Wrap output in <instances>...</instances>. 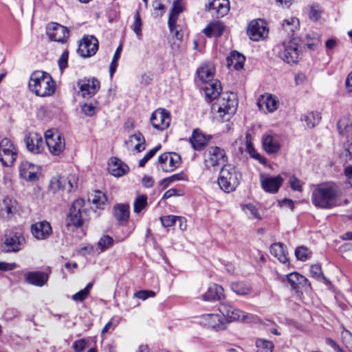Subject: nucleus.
I'll return each mask as SVG.
<instances>
[{
  "mask_svg": "<svg viewBox=\"0 0 352 352\" xmlns=\"http://www.w3.org/2000/svg\"><path fill=\"white\" fill-rule=\"evenodd\" d=\"M339 190L333 182H324L314 186L311 200L313 205L322 209H330L338 206Z\"/></svg>",
  "mask_w": 352,
  "mask_h": 352,
  "instance_id": "nucleus-1",
  "label": "nucleus"
},
{
  "mask_svg": "<svg viewBox=\"0 0 352 352\" xmlns=\"http://www.w3.org/2000/svg\"><path fill=\"white\" fill-rule=\"evenodd\" d=\"M237 99L233 93H223L211 106L214 118L219 122L228 121L234 114Z\"/></svg>",
  "mask_w": 352,
  "mask_h": 352,
  "instance_id": "nucleus-2",
  "label": "nucleus"
},
{
  "mask_svg": "<svg viewBox=\"0 0 352 352\" xmlns=\"http://www.w3.org/2000/svg\"><path fill=\"white\" fill-rule=\"evenodd\" d=\"M29 87L36 96L47 97L54 93L55 82L48 73L36 71L30 76Z\"/></svg>",
  "mask_w": 352,
  "mask_h": 352,
  "instance_id": "nucleus-3",
  "label": "nucleus"
},
{
  "mask_svg": "<svg viewBox=\"0 0 352 352\" xmlns=\"http://www.w3.org/2000/svg\"><path fill=\"white\" fill-rule=\"evenodd\" d=\"M241 175L236 168L230 164L222 167L218 178V184L225 192L229 193L236 190L240 183Z\"/></svg>",
  "mask_w": 352,
  "mask_h": 352,
  "instance_id": "nucleus-4",
  "label": "nucleus"
},
{
  "mask_svg": "<svg viewBox=\"0 0 352 352\" xmlns=\"http://www.w3.org/2000/svg\"><path fill=\"white\" fill-rule=\"evenodd\" d=\"M279 57L289 64L297 63L300 53L298 43L294 39L284 41L276 46Z\"/></svg>",
  "mask_w": 352,
  "mask_h": 352,
  "instance_id": "nucleus-5",
  "label": "nucleus"
},
{
  "mask_svg": "<svg viewBox=\"0 0 352 352\" xmlns=\"http://www.w3.org/2000/svg\"><path fill=\"white\" fill-rule=\"evenodd\" d=\"M25 244V239L19 232H10L5 234L1 247L5 252H18Z\"/></svg>",
  "mask_w": 352,
  "mask_h": 352,
  "instance_id": "nucleus-6",
  "label": "nucleus"
},
{
  "mask_svg": "<svg viewBox=\"0 0 352 352\" xmlns=\"http://www.w3.org/2000/svg\"><path fill=\"white\" fill-rule=\"evenodd\" d=\"M218 311L223 316L226 323L234 321H245L253 318L252 315L226 303L221 304L219 306Z\"/></svg>",
  "mask_w": 352,
  "mask_h": 352,
  "instance_id": "nucleus-7",
  "label": "nucleus"
},
{
  "mask_svg": "<svg viewBox=\"0 0 352 352\" xmlns=\"http://www.w3.org/2000/svg\"><path fill=\"white\" fill-rule=\"evenodd\" d=\"M17 157V148L11 140L5 138L0 141V161L5 166H10Z\"/></svg>",
  "mask_w": 352,
  "mask_h": 352,
  "instance_id": "nucleus-8",
  "label": "nucleus"
},
{
  "mask_svg": "<svg viewBox=\"0 0 352 352\" xmlns=\"http://www.w3.org/2000/svg\"><path fill=\"white\" fill-rule=\"evenodd\" d=\"M45 144L50 152L54 155H59L65 149V139L57 131L47 130L45 133Z\"/></svg>",
  "mask_w": 352,
  "mask_h": 352,
  "instance_id": "nucleus-9",
  "label": "nucleus"
},
{
  "mask_svg": "<svg viewBox=\"0 0 352 352\" xmlns=\"http://www.w3.org/2000/svg\"><path fill=\"white\" fill-rule=\"evenodd\" d=\"M87 216V209L85 208V201L76 199L72 204L68 217V225L80 227L82 225Z\"/></svg>",
  "mask_w": 352,
  "mask_h": 352,
  "instance_id": "nucleus-10",
  "label": "nucleus"
},
{
  "mask_svg": "<svg viewBox=\"0 0 352 352\" xmlns=\"http://www.w3.org/2000/svg\"><path fill=\"white\" fill-rule=\"evenodd\" d=\"M226 160L225 151L219 146H210L204 153V163L207 168L221 165Z\"/></svg>",
  "mask_w": 352,
  "mask_h": 352,
  "instance_id": "nucleus-11",
  "label": "nucleus"
},
{
  "mask_svg": "<svg viewBox=\"0 0 352 352\" xmlns=\"http://www.w3.org/2000/svg\"><path fill=\"white\" fill-rule=\"evenodd\" d=\"M199 322L216 331L226 329V322L220 313L203 314L199 318Z\"/></svg>",
  "mask_w": 352,
  "mask_h": 352,
  "instance_id": "nucleus-12",
  "label": "nucleus"
},
{
  "mask_svg": "<svg viewBox=\"0 0 352 352\" xmlns=\"http://www.w3.org/2000/svg\"><path fill=\"white\" fill-rule=\"evenodd\" d=\"M268 28L265 21L261 19L253 20L250 22L248 29L250 38L254 41L264 39L268 35Z\"/></svg>",
  "mask_w": 352,
  "mask_h": 352,
  "instance_id": "nucleus-13",
  "label": "nucleus"
},
{
  "mask_svg": "<svg viewBox=\"0 0 352 352\" xmlns=\"http://www.w3.org/2000/svg\"><path fill=\"white\" fill-rule=\"evenodd\" d=\"M170 115L168 111L164 109H157L151 114L150 121L153 128L164 131L170 123Z\"/></svg>",
  "mask_w": 352,
  "mask_h": 352,
  "instance_id": "nucleus-14",
  "label": "nucleus"
},
{
  "mask_svg": "<svg viewBox=\"0 0 352 352\" xmlns=\"http://www.w3.org/2000/svg\"><path fill=\"white\" fill-rule=\"evenodd\" d=\"M158 163L164 172H171L180 165L181 157L176 153H164L159 156Z\"/></svg>",
  "mask_w": 352,
  "mask_h": 352,
  "instance_id": "nucleus-15",
  "label": "nucleus"
},
{
  "mask_svg": "<svg viewBox=\"0 0 352 352\" xmlns=\"http://www.w3.org/2000/svg\"><path fill=\"white\" fill-rule=\"evenodd\" d=\"M259 178L263 190L271 194L276 193L283 182V179L280 175L271 176L262 173Z\"/></svg>",
  "mask_w": 352,
  "mask_h": 352,
  "instance_id": "nucleus-16",
  "label": "nucleus"
},
{
  "mask_svg": "<svg viewBox=\"0 0 352 352\" xmlns=\"http://www.w3.org/2000/svg\"><path fill=\"white\" fill-rule=\"evenodd\" d=\"M98 50V41L94 36H84L78 45V53L84 58L94 56Z\"/></svg>",
  "mask_w": 352,
  "mask_h": 352,
  "instance_id": "nucleus-17",
  "label": "nucleus"
},
{
  "mask_svg": "<svg viewBox=\"0 0 352 352\" xmlns=\"http://www.w3.org/2000/svg\"><path fill=\"white\" fill-rule=\"evenodd\" d=\"M280 102L278 98L269 93L261 95L257 101V105L260 110L267 113H274L279 107Z\"/></svg>",
  "mask_w": 352,
  "mask_h": 352,
  "instance_id": "nucleus-18",
  "label": "nucleus"
},
{
  "mask_svg": "<svg viewBox=\"0 0 352 352\" xmlns=\"http://www.w3.org/2000/svg\"><path fill=\"white\" fill-rule=\"evenodd\" d=\"M67 28L57 23H51L47 28V35L51 41L63 43L69 37Z\"/></svg>",
  "mask_w": 352,
  "mask_h": 352,
  "instance_id": "nucleus-19",
  "label": "nucleus"
},
{
  "mask_svg": "<svg viewBox=\"0 0 352 352\" xmlns=\"http://www.w3.org/2000/svg\"><path fill=\"white\" fill-rule=\"evenodd\" d=\"M24 142L29 151L32 153L38 154L44 149L45 142L42 136L34 132H31L25 136Z\"/></svg>",
  "mask_w": 352,
  "mask_h": 352,
  "instance_id": "nucleus-20",
  "label": "nucleus"
},
{
  "mask_svg": "<svg viewBox=\"0 0 352 352\" xmlns=\"http://www.w3.org/2000/svg\"><path fill=\"white\" fill-rule=\"evenodd\" d=\"M19 173L25 180L34 182L38 179L40 168L38 166L25 161L21 162L19 166Z\"/></svg>",
  "mask_w": 352,
  "mask_h": 352,
  "instance_id": "nucleus-21",
  "label": "nucleus"
},
{
  "mask_svg": "<svg viewBox=\"0 0 352 352\" xmlns=\"http://www.w3.org/2000/svg\"><path fill=\"white\" fill-rule=\"evenodd\" d=\"M83 98H91L100 88V82L96 78L80 80L78 82Z\"/></svg>",
  "mask_w": 352,
  "mask_h": 352,
  "instance_id": "nucleus-22",
  "label": "nucleus"
},
{
  "mask_svg": "<svg viewBox=\"0 0 352 352\" xmlns=\"http://www.w3.org/2000/svg\"><path fill=\"white\" fill-rule=\"evenodd\" d=\"M31 232L36 239L45 240L52 234V228L49 222L42 221L32 225Z\"/></svg>",
  "mask_w": 352,
  "mask_h": 352,
  "instance_id": "nucleus-23",
  "label": "nucleus"
},
{
  "mask_svg": "<svg viewBox=\"0 0 352 352\" xmlns=\"http://www.w3.org/2000/svg\"><path fill=\"white\" fill-rule=\"evenodd\" d=\"M27 283L41 287L48 281L49 274L41 271L28 272L24 274Z\"/></svg>",
  "mask_w": 352,
  "mask_h": 352,
  "instance_id": "nucleus-24",
  "label": "nucleus"
},
{
  "mask_svg": "<svg viewBox=\"0 0 352 352\" xmlns=\"http://www.w3.org/2000/svg\"><path fill=\"white\" fill-rule=\"evenodd\" d=\"M202 89L204 91L206 99L208 102L217 100L221 95V85L218 80L205 83L202 87Z\"/></svg>",
  "mask_w": 352,
  "mask_h": 352,
  "instance_id": "nucleus-25",
  "label": "nucleus"
},
{
  "mask_svg": "<svg viewBox=\"0 0 352 352\" xmlns=\"http://www.w3.org/2000/svg\"><path fill=\"white\" fill-rule=\"evenodd\" d=\"M263 148L269 154L276 153L280 149V139L278 135L264 134L262 136Z\"/></svg>",
  "mask_w": 352,
  "mask_h": 352,
  "instance_id": "nucleus-26",
  "label": "nucleus"
},
{
  "mask_svg": "<svg viewBox=\"0 0 352 352\" xmlns=\"http://www.w3.org/2000/svg\"><path fill=\"white\" fill-rule=\"evenodd\" d=\"M108 170L114 177H120L126 175L129 168L118 158L111 157L108 163Z\"/></svg>",
  "mask_w": 352,
  "mask_h": 352,
  "instance_id": "nucleus-27",
  "label": "nucleus"
},
{
  "mask_svg": "<svg viewBox=\"0 0 352 352\" xmlns=\"http://www.w3.org/2000/svg\"><path fill=\"white\" fill-rule=\"evenodd\" d=\"M184 10L185 4L182 0H175L173 1L168 20V25L170 32H173L178 16L180 13L183 12Z\"/></svg>",
  "mask_w": 352,
  "mask_h": 352,
  "instance_id": "nucleus-28",
  "label": "nucleus"
},
{
  "mask_svg": "<svg viewBox=\"0 0 352 352\" xmlns=\"http://www.w3.org/2000/svg\"><path fill=\"white\" fill-rule=\"evenodd\" d=\"M224 298L223 288L217 284H212L202 296L205 301L219 300Z\"/></svg>",
  "mask_w": 352,
  "mask_h": 352,
  "instance_id": "nucleus-29",
  "label": "nucleus"
},
{
  "mask_svg": "<svg viewBox=\"0 0 352 352\" xmlns=\"http://www.w3.org/2000/svg\"><path fill=\"white\" fill-rule=\"evenodd\" d=\"M225 30L224 24L219 21H213L209 23L203 30L204 34L207 37H219Z\"/></svg>",
  "mask_w": 352,
  "mask_h": 352,
  "instance_id": "nucleus-30",
  "label": "nucleus"
},
{
  "mask_svg": "<svg viewBox=\"0 0 352 352\" xmlns=\"http://www.w3.org/2000/svg\"><path fill=\"white\" fill-rule=\"evenodd\" d=\"M293 289H298L300 287H305L308 284L307 278L298 272H292L285 276V279Z\"/></svg>",
  "mask_w": 352,
  "mask_h": 352,
  "instance_id": "nucleus-31",
  "label": "nucleus"
},
{
  "mask_svg": "<svg viewBox=\"0 0 352 352\" xmlns=\"http://www.w3.org/2000/svg\"><path fill=\"white\" fill-rule=\"evenodd\" d=\"M209 141L206 135L199 130H194L190 142L195 150L200 151L204 148Z\"/></svg>",
  "mask_w": 352,
  "mask_h": 352,
  "instance_id": "nucleus-32",
  "label": "nucleus"
},
{
  "mask_svg": "<svg viewBox=\"0 0 352 352\" xmlns=\"http://www.w3.org/2000/svg\"><path fill=\"white\" fill-rule=\"evenodd\" d=\"M214 67L211 64L203 65L197 69L198 77L204 84L214 80Z\"/></svg>",
  "mask_w": 352,
  "mask_h": 352,
  "instance_id": "nucleus-33",
  "label": "nucleus"
},
{
  "mask_svg": "<svg viewBox=\"0 0 352 352\" xmlns=\"http://www.w3.org/2000/svg\"><path fill=\"white\" fill-rule=\"evenodd\" d=\"M340 134L349 139L352 134V121L349 117L341 118L337 124Z\"/></svg>",
  "mask_w": 352,
  "mask_h": 352,
  "instance_id": "nucleus-34",
  "label": "nucleus"
},
{
  "mask_svg": "<svg viewBox=\"0 0 352 352\" xmlns=\"http://www.w3.org/2000/svg\"><path fill=\"white\" fill-rule=\"evenodd\" d=\"M246 140V148L245 151L250 155V156L254 160L258 161L261 164H266V159L258 153L254 147L252 142L251 135L247 133L245 135Z\"/></svg>",
  "mask_w": 352,
  "mask_h": 352,
  "instance_id": "nucleus-35",
  "label": "nucleus"
},
{
  "mask_svg": "<svg viewBox=\"0 0 352 352\" xmlns=\"http://www.w3.org/2000/svg\"><path fill=\"white\" fill-rule=\"evenodd\" d=\"M134 142H136L134 146V149L137 152L140 153L145 149V139L140 132H137L131 135L129 140L125 142V144L128 147H131L133 146Z\"/></svg>",
  "mask_w": 352,
  "mask_h": 352,
  "instance_id": "nucleus-36",
  "label": "nucleus"
},
{
  "mask_svg": "<svg viewBox=\"0 0 352 352\" xmlns=\"http://www.w3.org/2000/svg\"><path fill=\"white\" fill-rule=\"evenodd\" d=\"M245 60V58L243 54L234 51L227 58L228 66L232 67L236 70H239L243 67Z\"/></svg>",
  "mask_w": 352,
  "mask_h": 352,
  "instance_id": "nucleus-37",
  "label": "nucleus"
},
{
  "mask_svg": "<svg viewBox=\"0 0 352 352\" xmlns=\"http://www.w3.org/2000/svg\"><path fill=\"white\" fill-rule=\"evenodd\" d=\"M210 9L214 10L218 16L222 17L228 12L230 2L228 0H213L210 4Z\"/></svg>",
  "mask_w": 352,
  "mask_h": 352,
  "instance_id": "nucleus-38",
  "label": "nucleus"
},
{
  "mask_svg": "<svg viewBox=\"0 0 352 352\" xmlns=\"http://www.w3.org/2000/svg\"><path fill=\"white\" fill-rule=\"evenodd\" d=\"M114 216L118 221L122 224L126 223L129 217V206L127 204H118L114 206Z\"/></svg>",
  "mask_w": 352,
  "mask_h": 352,
  "instance_id": "nucleus-39",
  "label": "nucleus"
},
{
  "mask_svg": "<svg viewBox=\"0 0 352 352\" xmlns=\"http://www.w3.org/2000/svg\"><path fill=\"white\" fill-rule=\"evenodd\" d=\"M270 253L280 263H286L288 262V258L282 243H273L270 247Z\"/></svg>",
  "mask_w": 352,
  "mask_h": 352,
  "instance_id": "nucleus-40",
  "label": "nucleus"
},
{
  "mask_svg": "<svg viewBox=\"0 0 352 352\" xmlns=\"http://www.w3.org/2000/svg\"><path fill=\"white\" fill-rule=\"evenodd\" d=\"M321 119L320 114L318 112H308L302 115L300 120L305 122L307 128L311 129L318 124Z\"/></svg>",
  "mask_w": 352,
  "mask_h": 352,
  "instance_id": "nucleus-41",
  "label": "nucleus"
},
{
  "mask_svg": "<svg viewBox=\"0 0 352 352\" xmlns=\"http://www.w3.org/2000/svg\"><path fill=\"white\" fill-rule=\"evenodd\" d=\"M17 201L10 197H6L3 199L1 211L6 212L8 217L13 215L16 212Z\"/></svg>",
  "mask_w": 352,
  "mask_h": 352,
  "instance_id": "nucleus-42",
  "label": "nucleus"
},
{
  "mask_svg": "<svg viewBox=\"0 0 352 352\" xmlns=\"http://www.w3.org/2000/svg\"><path fill=\"white\" fill-rule=\"evenodd\" d=\"M148 205L147 196L145 195H138L133 202V212L140 213Z\"/></svg>",
  "mask_w": 352,
  "mask_h": 352,
  "instance_id": "nucleus-43",
  "label": "nucleus"
},
{
  "mask_svg": "<svg viewBox=\"0 0 352 352\" xmlns=\"http://www.w3.org/2000/svg\"><path fill=\"white\" fill-rule=\"evenodd\" d=\"M92 287L93 284L89 283L84 289L72 295V300L80 302L84 301L89 295Z\"/></svg>",
  "mask_w": 352,
  "mask_h": 352,
  "instance_id": "nucleus-44",
  "label": "nucleus"
},
{
  "mask_svg": "<svg viewBox=\"0 0 352 352\" xmlns=\"http://www.w3.org/2000/svg\"><path fill=\"white\" fill-rule=\"evenodd\" d=\"M299 25V21L296 17L285 19L283 22V28L288 34L293 33L295 30L298 29Z\"/></svg>",
  "mask_w": 352,
  "mask_h": 352,
  "instance_id": "nucleus-45",
  "label": "nucleus"
},
{
  "mask_svg": "<svg viewBox=\"0 0 352 352\" xmlns=\"http://www.w3.org/2000/svg\"><path fill=\"white\" fill-rule=\"evenodd\" d=\"M257 352H272L274 344L272 342L263 338H258L256 341Z\"/></svg>",
  "mask_w": 352,
  "mask_h": 352,
  "instance_id": "nucleus-46",
  "label": "nucleus"
},
{
  "mask_svg": "<svg viewBox=\"0 0 352 352\" xmlns=\"http://www.w3.org/2000/svg\"><path fill=\"white\" fill-rule=\"evenodd\" d=\"M231 289L237 295H247L251 292V288L241 282H235L231 284Z\"/></svg>",
  "mask_w": 352,
  "mask_h": 352,
  "instance_id": "nucleus-47",
  "label": "nucleus"
},
{
  "mask_svg": "<svg viewBox=\"0 0 352 352\" xmlns=\"http://www.w3.org/2000/svg\"><path fill=\"white\" fill-rule=\"evenodd\" d=\"M91 202L98 208H102L107 203V197L101 191H96L91 198Z\"/></svg>",
  "mask_w": 352,
  "mask_h": 352,
  "instance_id": "nucleus-48",
  "label": "nucleus"
},
{
  "mask_svg": "<svg viewBox=\"0 0 352 352\" xmlns=\"http://www.w3.org/2000/svg\"><path fill=\"white\" fill-rule=\"evenodd\" d=\"M122 50V47L121 45H120L117 47V49L113 54L112 60L109 65V74H110L111 78L113 77V76L114 73L116 72V69L118 67V62L120 57Z\"/></svg>",
  "mask_w": 352,
  "mask_h": 352,
  "instance_id": "nucleus-49",
  "label": "nucleus"
},
{
  "mask_svg": "<svg viewBox=\"0 0 352 352\" xmlns=\"http://www.w3.org/2000/svg\"><path fill=\"white\" fill-rule=\"evenodd\" d=\"M57 183L59 188H63L67 191H71L76 184L75 177H72V178L69 179L67 184L66 179L64 177H60L57 179Z\"/></svg>",
  "mask_w": 352,
  "mask_h": 352,
  "instance_id": "nucleus-50",
  "label": "nucleus"
},
{
  "mask_svg": "<svg viewBox=\"0 0 352 352\" xmlns=\"http://www.w3.org/2000/svg\"><path fill=\"white\" fill-rule=\"evenodd\" d=\"M142 23L139 12H136L134 16V21L131 25V29L135 34L138 39H142Z\"/></svg>",
  "mask_w": 352,
  "mask_h": 352,
  "instance_id": "nucleus-51",
  "label": "nucleus"
},
{
  "mask_svg": "<svg viewBox=\"0 0 352 352\" xmlns=\"http://www.w3.org/2000/svg\"><path fill=\"white\" fill-rule=\"evenodd\" d=\"M114 240L109 235L102 236L98 242L100 252H104L113 245Z\"/></svg>",
  "mask_w": 352,
  "mask_h": 352,
  "instance_id": "nucleus-52",
  "label": "nucleus"
},
{
  "mask_svg": "<svg viewBox=\"0 0 352 352\" xmlns=\"http://www.w3.org/2000/svg\"><path fill=\"white\" fill-rule=\"evenodd\" d=\"M295 255L298 260L305 261L311 258V252L305 246H300L296 249Z\"/></svg>",
  "mask_w": 352,
  "mask_h": 352,
  "instance_id": "nucleus-53",
  "label": "nucleus"
},
{
  "mask_svg": "<svg viewBox=\"0 0 352 352\" xmlns=\"http://www.w3.org/2000/svg\"><path fill=\"white\" fill-rule=\"evenodd\" d=\"M177 220H178L179 221H183L184 220V218L175 215H167L162 217L160 218L162 225L166 228L170 227L175 225Z\"/></svg>",
  "mask_w": 352,
  "mask_h": 352,
  "instance_id": "nucleus-54",
  "label": "nucleus"
},
{
  "mask_svg": "<svg viewBox=\"0 0 352 352\" xmlns=\"http://www.w3.org/2000/svg\"><path fill=\"white\" fill-rule=\"evenodd\" d=\"M243 210L249 215L250 218L260 219L261 217L258 209L254 205L249 204L243 206Z\"/></svg>",
  "mask_w": 352,
  "mask_h": 352,
  "instance_id": "nucleus-55",
  "label": "nucleus"
},
{
  "mask_svg": "<svg viewBox=\"0 0 352 352\" xmlns=\"http://www.w3.org/2000/svg\"><path fill=\"white\" fill-rule=\"evenodd\" d=\"M160 148L161 146L159 145L148 151L143 157V158L139 161V166L143 167L146 163L155 155V153L160 149Z\"/></svg>",
  "mask_w": 352,
  "mask_h": 352,
  "instance_id": "nucleus-56",
  "label": "nucleus"
},
{
  "mask_svg": "<svg viewBox=\"0 0 352 352\" xmlns=\"http://www.w3.org/2000/svg\"><path fill=\"white\" fill-rule=\"evenodd\" d=\"M186 181L188 180L187 175L184 173L183 172H181L179 173L174 174L171 175L169 177H167L163 180V184L167 183L168 184L176 181Z\"/></svg>",
  "mask_w": 352,
  "mask_h": 352,
  "instance_id": "nucleus-57",
  "label": "nucleus"
},
{
  "mask_svg": "<svg viewBox=\"0 0 352 352\" xmlns=\"http://www.w3.org/2000/svg\"><path fill=\"white\" fill-rule=\"evenodd\" d=\"M307 47L311 50H314L320 43V39L316 34L311 37L310 34L306 36Z\"/></svg>",
  "mask_w": 352,
  "mask_h": 352,
  "instance_id": "nucleus-58",
  "label": "nucleus"
},
{
  "mask_svg": "<svg viewBox=\"0 0 352 352\" xmlns=\"http://www.w3.org/2000/svg\"><path fill=\"white\" fill-rule=\"evenodd\" d=\"M82 113L89 117L93 116L96 112V107L91 103H85L81 107Z\"/></svg>",
  "mask_w": 352,
  "mask_h": 352,
  "instance_id": "nucleus-59",
  "label": "nucleus"
},
{
  "mask_svg": "<svg viewBox=\"0 0 352 352\" xmlns=\"http://www.w3.org/2000/svg\"><path fill=\"white\" fill-rule=\"evenodd\" d=\"M321 10L318 6L313 5L309 8V16L313 21H317L320 17Z\"/></svg>",
  "mask_w": 352,
  "mask_h": 352,
  "instance_id": "nucleus-60",
  "label": "nucleus"
},
{
  "mask_svg": "<svg viewBox=\"0 0 352 352\" xmlns=\"http://www.w3.org/2000/svg\"><path fill=\"white\" fill-rule=\"evenodd\" d=\"M350 146L351 144L347 142V144H344V151L340 154V159L344 163H346L348 161L352 159Z\"/></svg>",
  "mask_w": 352,
  "mask_h": 352,
  "instance_id": "nucleus-61",
  "label": "nucleus"
},
{
  "mask_svg": "<svg viewBox=\"0 0 352 352\" xmlns=\"http://www.w3.org/2000/svg\"><path fill=\"white\" fill-rule=\"evenodd\" d=\"M310 273L313 278L318 279L322 277L324 278L322 276L321 267L319 265H312L310 267Z\"/></svg>",
  "mask_w": 352,
  "mask_h": 352,
  "instance_id": "nucleus-62",
  "label": "nucleus"
},
{
  "mask_svg": "<svg viewBox=\"0 0 352 352\" xmlns=\"http://www.w3.org/2000/svg\"><path fill=\"white\" fill-rule=\"evenodd\" d=\"M289 183L290 185V187L294 190H297L299 192L302 191V186L300 184V182L298 179H297L295 176L290 177L289 179Z\"/></svg>",
  "mask_w": 352,
  "mask_h": 352,
  "instance_id": "nucleus-63",
  "label": "nucleus"
},
{
  "mask_svg": "<svg viewBox=\"0 0 352 352\" xmlns=\"http://www.w3.org/2000/svg\"><path fill=\"white\" fill-rule=\"evenodd\" d=\"M154 14L159 16H162L165 10V6L159 1H155L153 3Z\"/></svg>",
  "mask_w": 352,
  "mask_h": 352,
  "instance_id": "nucleus-64",
  "label": "nucleus"
}]
</instances>
